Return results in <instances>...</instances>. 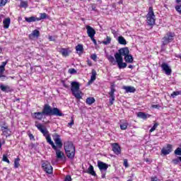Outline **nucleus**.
I'll return each mask as SVG.
<instances>
[{
	"label": "nucleus",
	"instance_id": "nucleus-31",
	"mask_svg": "<svg viewBox=\"0 0 181 181\" xmlns=\"http://www.w3.org/2000/svg\"><path fill=\"white\" fill-rule=\"evenodd\" d=\"M128 125H129V124L127 122L122 123L120 124V129H122V131H125V129H127L128 128Z\"/></svg>",
	"mask_w": 181,
	"mask_h": 181
},
{
	"label": "nucleus",
	"instance_id": "nucleus-9",
	"mask_svg": "<svg viewBox=\"0 0 181 181\" xmlns=\"http://www.w3.org/2000/svg\"><path fill=\"white\" fill-rule=\"evenodd\" d=\"M118 52L115 54V58L122 57V56L126 57L129 54V49L127 47L119 49Z\"/></svg>",
	"mask_w": 181,
	"mask_h": 181
},
{
	"label": "nucleus",
	"instance_id": "nucleus-42",
	"mask_svg": "<svg viewBox=\"0 0 181 181\" xmlns=\"http://www.w3.org/2000/svg\"><path fill=\"white\" fill-rule=\"evenodd\" d=\"M68 73H69V74H76L77 71L74 68H71L69 69Z\"/></svg>",
	"mask_w": 181,
	"mask_h": 181
},
{
	"label": "nucleus",
	"instance_id": "nucleus-61",
	"mask_svg": "<svg viewBox=\"0 0 181 181\" xmlns=\"http://www.w3.org/2000/svg\"><path fill=\"white\" fill-rule=\"evenodd\" d=\"M2 53V47H0V54Z\"/></svg>",
	"mask_w": 181,
	"mask_h": 181
},
{
	"label": "nucleus",
	"instance_id": "nucleus-37",
	"mask_svg": "<svg viewBox=\"0 0 181 181\" xmlns=\"http://www.w3.org/2000/svg\"><path fill=\"white\" fill-rule=\"evenodd\" d=\"M159 127V123L156 122L153 126L151 127V129L149 130V132H153Z\"/></svg>",
	"mask_w": 181,
	"mask_h": 181
},
{
	"label": "nucleus",
	"instance_id": "nucleus-52",
	"mask_svg": "<svg viewBox=\"0 0 181 181\" xmlns=\"http://www.w3.org/2000/svg\"><path fill=\"white\" fill-rule=\"evenodd\" d=\"M101 173H102V175H101L102 179H105L106 173H104V171H102Z\"/></svg>",
	"mask_w": 181,
	"mask_h": 181
},
{
	"label": "nucleus",
	"instance_id": "nucleus-36",
	"mask_svg": "<svg viewBox=\"0 0 181 181\" xmlns=\"http://www.w3.org/2000/svg\"><path fill=\"white\" fill-rule=\"evenodd\" d=\"M103 45H110L111 43V38L109 36H107L105 40L103 41Z\"/></svg>",
	"mask_w": 181,
	"mask_h": 181
},
{
	"label": "nucleus",
	"instance_id": "nucleus-26",
	"mask_svg": "<svg viewBox=\"0 0 181 181\" xmlns=\"http://www.w3.org/2000/svg\"><path fill=\"white\" fill-rule=\"evenodd\" d=\"M25 21L26 22H28V23H30L32 22H36V21H37V18L35 17V16H31V17H25Z\"/></svg>",
	"mask_w": 181,
	"mask_h": 181
},
{
	"label": "nucleus",
	"instance_id": "nucleus-50",
	"mask_svg": "<svg viewBox=\"0 0 181 181\" xmlns=\"http://www.w3.org/2000/svg\"><path fill=\"white\" fill-rule=\"evenodd\" d=\"M152 108H157L158 110H159V108L160 107V106L159 105H152Z\"/></svg>",
	"mask_w": 181,
	"mask_h": 181
},
{
	"label": "nucleus",
	"instance_id": "nucleus-47",
	"mask_svg": "<svg viewBox=\"0 0 181 181\" xmlns=\"http://www.w3.org/2000/svg\"><path fill=\"white\" fill-rule=\"evenodd\" d=\"M6 2H8L7 1H0V6H5V5H6Z\"/></svg>",
	"mask_w": 181,
	"mask_h": 181
},
{
	"label": "nucleus",
	"instance_id": "nucleus-7",
	"mask_svg": "<svg viewBox=\"0 0 181 181\" xmlns=\"http://www.w3.org/2000/svg\"><path fill=\"white\" fill-rule=\"evenodd\" d=\"M147 23L149 26H153L155 25V13L153 12V7L150 6L148 8V13L146 16Z\"/></svg>",
	"mask_w": 181,
	"mask_h": 181
},
{
	"label": "nucleus",
	"instance_id": "nucleus-10",
	"mask_svg": "<svg viewBox=\"0 0 181 181\" xmlns=\"http://www.w3.org/2000/svg\"><path fill=\"white\" fill-rule=\"evenodd\" d=\"M115 88H114V86H111L110 87V91L109 92L110 95V105H113L114 102L115 101Z\"/></svg>",
	"mask_w": 181,
	"mask_h": 181
},
{
	"label": "nucleus",
	"instance_id": "nucleus-15",
	"mask_svg": "<svg viewBox=\"0 0 181 181\" xmlns=\"http://www.w3.org/2000/svg\"><path fill=\"white\" fill-rule=\"evenodd\" d=\"M86 28L88 36L89 37H94V36H95V30H94L93 27L90 25H86Z\"/></svg>",
	"mask_w": 181,
	"mask_h": 181
},
{
	"label": "nucleus",
	"instance_id": "nucleus-58",
	"mask_svg": "<svg viewBox=\"0 0 181 181\" xmlns=\"http://www.w3.org/2000/svg\"><path fill=\"white\" fill-rule=\"evenodd\" d=\"M145 161L147 162V163H148V162H150L149 158H146V159H145Z\"/></svg>",
	"mask_w": 181,
	"mask_h": 181
},
{
	"label": "nucleus",
	"instance_id": "nucleus-28",
	"mask_svg": "<svg viewBox=\"0 0 181 181\" xmlns=\"http://www.w3.org/2000/svg\"><path fill=\"white\" fill-rule=\"evenodd\" d=\"M118 42L119 43V45H127V40H125V38H124V37L122 36H119L118 37Z\"/></svg>",
	"mask_w": 181,
	"mask_h": 181
},
{
	"label": "nucleus",
	"instance_id": "nucleus-49",
	"mask_svg": "<svg viewBox=\"0 0 181 181\" xmlns=\"http://www.w3.org/2000/svg\"><path fill=\"white\" fill-rule=\"evenodd\" d=\"M90 40L94 43V45H97V40L94 38V37H90Z\"/></svg>",
	"mask_w": 181,
	"mask_h": 181
},
{
	"label": "nucleus",
	"instance_id": "nucleus-5",
	"mask_svg": "<svg viewBox=\"0 0 181 181\" xmlns=\"http://www.w3.org/2000/svg\"><path fill=\"white\" fill-rule=\"evenodd\" d=\"M107 59L112 66H115L117 64L119 69H125L127 67V63L124 62L123 57L114 58L112 55L107 57Z\"/></svg>",
	"mask_w": 181,
	"mask_h": 181
},
{
	"label": "nucleus",
	"instance_id": "nucleus-62",
	"mask_svg": "<svg viewBox=\"0 0 181 181\" xmlns=\"http://www.w3.org/2000/svg\"><path fill=\"white\" fill-rule=\"evenodd\" d=\"M178 159L180 160V162H181V156H179Z\"/></svg>",
	"mask_w": 181,
	"mask_h": 181
},
{
	"label": "nucleus",
	"instance_id": "nucleus-1",
	"mask_svg": "<svg viewBox=\"0 0 181 181\" xmlns=\"http://www.w3.org/2000/svg\"><path fill=\"white\" fill-rule=\"evenodd\" d=\"M35 125L36 128H37L38 131H40L44 135V136H45L47 144L51 145L52 149L55 151L57 158L63 159L64 153L59 150L63 148V141H62L60 135L57 133H54L52 134V139L55 142L54 144V142L52 141V137L49 135V131H47L46 127L43 126V124L39 123L38 122H35Z\"/></svg>",
	"mask_w": 181,
	"mask_h": 181
},
{
	"label": "nucleus",
	"instance_id": "nucleus-40",
	"mask_svg": "<svg viewBox=\"0 0 181 181\" xmlns=\"http://www.w3.org/2000/svg\"><path fill=\"white\" fill-rule=\"evenodd\" d=\"M21 8H28V2L27 1H21L20 4Z\"/></svg>",
	"mask_w": 181,
	"mask_h": 181
},
{
	"label": "nucleus",
	"instance_id": "nucleus-43",
	"mask_svg": "<svg viewBox=\"0 0 181 181\" xmlns=\"http://www.w3.org/2000/svg\"><path fill=\"white\" fill-rule=\"evenodd\" d=\"M123 165L125 168H129V164H128V159H124Z\"/></svg>",
	"mask_w": 181,
	"mask_h": 181
},
{
	"label": "nucleus",
	"instance_id": "nucleus-14",
	"mask_svg": "<svg viewBox=\"0 0 181 181\" xmlns=\"http://www.w3.org/2000/svg\"><path fill=\"white\" fill-rule=\"evenodd\" d=\"M161 69H163L167 76H170L172 74V69H170L168 64L163 63L161 64Z\"/></svg>",
	"mask_w": 181,
	"mask_h": 181
},
{
	"label": "nucleus",
	"instance_id": "nucleus-53",
	"mask_svg": "<svg viewBox=\"0 0 181 181\" xmlns=\"http://www.w3.org/2000/svg\"><path fill=\"white\" fill-rule=\"evenodd\" d=\"M68 125H69V127H71V125H74V120L72 119V120L71 121V122L68 123Z\"/></svg>",
	"mask_w": 181,
	"mask_h": 181
},
{
	"label": "nucleus",
	"instance_id": "nucleus-63",
	"mask_svg": "<svg viewBox=\"0 0 181 181\" xmlns=\"http://www.w3.org/2000/svg\"><path fill=\"white\" fill-rule=\"evenodd\" d=\"M1 78H2V80H5V78H6V77H1Z\"/></svg>",
	"mask_w": 181,
	"mask_h": 181
},
{
	"label": "nucleus",
	"instance_id": "nucleus-22",
	"mask_svg": "<svg viewBox=\"0 0 181 181\" xmlns=\"http://www.w3.org/2000/svg\"><path fill=\"white\" fill-rule=\"evenodd\" d=\"M124 60L126 63H134V57L129 54L124 57Z\"/></svg>",
	"mask_w": 181,
	"mask_h": 181
},
{
	"label": "nucleus",
	"instance_id": "nucleus-46",
	"mask_svg": "<svg viewBox=\"0 0 181 181\" xmlns=\"http://www.w3.org/2000/svg\"><path fill=\"white\" fill-rule=\"evenodd\" d=\"M28 136H29L30 141H32V140L35 141V136H33V134H30V133L28 134Z\"/></svg>",
	"mask_w": 181,
	"mask_h": 181
},
{
	"label": "nucleus",
	"instance_id": "nucleus-12",
	"mask_svg": "<svg viewBox=\"0 0 181 181\" xmlns=\"http://www.w3.org/2000/svg\"><path fill=\"white\" fill-rule=\"evenodd\" d=\"M112 151L115 155H121V146L118 143L112 144Z\"/></svg>",
	"mask_w": 181,
	"mask_h": 181
},
{
	"label": "nucleus",
	"instance_id": "nucleus-34",
	"mask_svg": "<svg viewBox=\"0 0 181 181\" xmlns=\"http://www.w3.org/2000/svg\"><path fill=\"white\" fill-rule=\"evenodd\" d=\"M177 95H181V90L174 91L170 95L172 98H175Z\"/></svg>",
	"mask_w": 181,
	"mask_h": 181
},
{
	"label": "nucleus",
	"instance_id": "nucleus-19",
	"mask_svg": "<svg viewBox=\"0 0 181 181\" xmlns=\"http://www.w3.org/2000/svg\"><path fill=\"white\" fill-rule=\"evenodd\" d=\"M1 131L2 132V135L4 136H9V135H11V129L8 127L1 129Z\"/></svg>",
	"mask_w": 181,
	"mask_h": 181
},
{
	"label": "nucleus",
	"instance_id": "nucleus-45",
	"mask_svg": "<svg viewBox=\"0 0 181 181\" xmlns=\"http://www.w3.org/2000/svg\"><path fill=\"white\" fill-rule=\"evenodd\" d=\"M64 181H71V176L70 175H66L65 177Z\"/></svg>",
	"mask_w": 181,
	"mask_h": 181
},
{
	"label": "nucleus",
	"instance_id": "nucleus-16",
	"mask_svg": "<svg viewBox=\"0 0 181 181\" xmlns=\"http://www.w3.org/2000/svg\"><path fill=\"white\" fill-rule=\"evenodd\" d=\"M39 36H40V31H39L38 30H33L32 33H30L28 35V37L30 40H33V39H35V37H39Z\"/></svg>",
	"mask_w": 181,
	"mask_h": 181
},
{
	"label": "nucleus",
	"instance_id": "nucleus-20",
	"mask_svg": "<svg viewBox=\"0 0 181 181\" xmlns=\"http://www.w3.org/2000/svg\"><path fill=\"white\" fill-rule=\"evenodd\" d=\"M3 25H4V29H8L9 25H11V18H5L3 21Z\"/></svg>",
	"mask_w": 181,
	"mask_h": 181
},
{
	"label": "nucleus",
	"instance_id": "nucleus-54",
	"mask_svg": "<svg viewBox=\"0 0 181 181\" xmlns=\"http://www.w3.org/2000/svg\"><path fill=\"white\" fill-rule=\"evenodd\" d=\"M62 83H63V86H64L65 88H69V85H67L66 83H64V81H62Z\"/></svg>",
	"mask_w": 181,
	"mask_h": 181
},
{
	"label": "nucleus",
	"instance_id": "nucleus-39",
	"mask_svg": "<svg viewBox=\"0 0 181 181\" xmlns=\"http://www.w3.org/2000/svg\"><path fill=\"white\" fill-rule=\"evenodd\" d=\"M180 162V160L179 159V157L177 158H174L172 160L171 163H173V165H179V163Z\"/></svg>",
	"mask_w": 181,
	"mask_h": 181
},
{
	"label": "nucleus",
	"instance_id": "nucleus-30",
	"mask_svg": "<svg viewBox=\"0 0 181 181\" xmlns=\"http://www.w3.org/2000/svg\"><path fill=\"white\" fill-rule=\"evenodd\" d=\"M20 161H21V158H19V157L15 158V160H14V168L16 169H18V168H19V166H21V164L19 163Z\"/></svg>",
	"mask_w": 181,
	"mask_h": 181
},
{
	"label": "nucleus",
	"instance_id": "nucleus-56",
	"mask_svg": "<svg viewBox=\"0 0 181 181\" xmlns=\"http://www.w3.org/2000/svg\"><path fill=\"white\" fill-rule=\"evenodd\" d=\"M112 33L113 35H115V33H117V31H115V30H112Z\"/></svg>",
	"mask_w": 181,
	"mask_h": 181
},
{
	"label": "nucleus",
	"instance_id": "nucleus-48",
	"mask_svg": "<svg viewBox=\"0 0 181 181\" xmlns=\"http://www.w3.org/2000/svg\"><path fill=\"white\" fill-rule=\"evenodd\" d=\"M87 64H88V66H89V67H91V66H93V62H91V60H90V59H87Z\"/></svg>",
	"mask_w": 181,
	"mask_h": 181
},
{
	"label": "nucleus",
	"instance_id": "nucleus-11",
	"mask_svg": "<svg viewBox=\"0 0 181 181\" xmlns=\"http://www.w3.org/2000/svg\"><path fill=\"white\" fill-rule=\"evenodd\" d=\"M173 149V146L172 144H167L166 147H163L161 149V153L166 156V155H169L170 152H172Z\"/></svg>",
	"mask_w": 181,
	"mask_h": 181
},
{
	"label": "nucleus",
	"instance_id": "nucleus-3",
	"mask_svg": "<svg viewBox=\"0 0 181 181\" xmlns=\"http://www.w3.org/2000/svg\"><path fill=\"white\" fill-rule=\"evenodd\" d=\"M64 148L65 153L69 159H74L76 156V146L71 141H66L64 143Z\"/></svg>",
	"mask_w": 181,
	"mask_h": 181
},
{
	"label": "nucleus",
	"instance_id": "nucleus-13",
	"mask_svg": "<svg viewBox=\"0 0 181 181\" xmlns=\"http://www.w3.org/2000/svg\"><path fill=\"white\" fill-rule=\"evenodd\" d=\"M98 168L100 172H107V169H108V164L103 162L98 161Z\"/></svg>",
	"mask_w": 181,
	"mask_h": 181
},
{
	"label": "nucleus",
	"instance_id": "nucleus-38",
	"mask_svg": "<svg viewBox=\"0 0 181 181\" xmlns=\"http://www.w3.org/2000/svg\"><path fill=\"white\" fill-rule=\"evenodd\" d=\"M3 162H6V163H11V161L9 160V158H8V156L6 154L3 155V158H2Z\"/></svg>",
	"mask_w": 181,
	"mask_h": 181
},
{
	"label": "nucleus",
	"instance_id": "nucleus-17",
	"mask_svg": "<svg viewBox=\"0 0 181 181\" xmlns=\"http://www.w3.org/2000/svg\"><path fill=\"white\" fill-rule=\"evenodd\" d=\"M0 88L3 93H12L13 89L9 86H4V84L0 85Z\"/></svg>",
	"mask_w": 181,
	"mask_h": 181
},
{
	"label": "nucleus",
	"instance_id": "nucleus-24",
	"mask_svg": "<svg viewBox=\"0 0 181 181\" xmlns=\"http://www.w3.org/2000/svg\"><path fill=\"white\" fill-rule=\"evenodd\" d=\"M94 103H95V99L93 97H88L86 98V103L88 105H92Z\"/></svg>",
	"mask_w": 181,
	"mask_h": 181
},
{
	"label": "nucleus",
	"instance_id": "nucleus-4",
	"mask_svg": "<svg viewBox=\"0 0 181 181\" xmlns=\"http://www.w3.org/2000/svg\"><path fill=\"white\" fill-rule=\"evenodd\" d=\"M71 91L72 93V95H74L76 100H81L83 98V92L80 90V83L78 82H71Z\"/></svg>",
	"mask_w": 181,
	"mask_h": 181
},
{
	"label": "nucleus",
	"instance_id": "nucleus-6",
	"mask_svg": "<svg viewBox=\"0 0 181 181\" xmlns=\"http://www.w3.org/2000/svg\"><path fill=\"white\" fill-rule=\"evenodd\" d=\"M175 39V33L168 32L166 35L162 38L161 47L163 49L165 46L172 43Z\"/></svg>",
	"mask_w": 181,
	"mask_h": 181
},
{
	"label": "nucleus",
	"instance_id": "nucleus-35",
	"mask_svg": "<svg viewBox=\"0 0 181 181\" xmlns=\"http://www.w3.org/2000/svg\"><path fill=\"white\" fill-rule=\"evenodd\" d=\"M8 127V124L5 121H1L0 122V128L1 129L4 128H7Z\"/></svg>",
	"mask_w": 181,
	"mask_h": 181
},
{
	"label": "nucleus",
	"instance_id": "nucleus-32",
	"mask_svg": "<svg viewBox=\"0 0 181 181\" xmlns=\"http://www.w3.org/2000/svg\"><path fill=\"white\" fill-rule=\"evenodd\" d=\"M76 52H80L81 53H83V52H84V48L83 47V45L78 44L76 47Z\"/></svg>",
	"mask_w": 181,
	"mask_h": 181
},
{
	"label": "nucleus",
	"instance_id": "nucleus-2",
	"mask_svg": "<svg viewBox=\"0 0 181 181\" xmlns=\"http://www.w3.org/2000/svg\"><path fill=\"white\" fill-rule=\"evenodd\" d=\"M63 117L64 115L60 109L57 107H52L49 104H45L42 112H35L33 115V118L38 119V121H42L43 117Z\"/></svg>",
	"mask_w": 181,
	"mask_h": 181
},
{
	"label": "nucleus",
	"instance_id": "nucleus-41",
	"mask_svg": "<svg viewBox=\"0 0 181 181\" xmlns=\"http://www.w3.org/2000/svg\"><path fill=\"white\" fill-rule=\"evenodd\" d=\"M175 11H177V12L181 15V4L175 6Z\"/></svg>",
	"mask_w": 181,
	"mask_h": 181
},
{
	"label": "nucleus",
	"instance_id": "nucleus-27",
	"mask_svg": "<svg viewBox=\"0 0 181 181\" xmlns=\"http://www.w3.org/2000/svg\"><path fill=\"white\" fill-rule=\"evenodd\" d=\"M60 53L64 57H67V56H69V50L67 49L62 48L60 50Z\"/></svg>",
	"mask_w": 181,
	"mask_h": 181
},
{
	"label": "nucleus",
	"instance_id": "nucleus-33",
	"mask_svg": "<svg viewBox=\"0 0 181 181\" xmlns=\"http://www.w3.org/2000/svg\"><path fill=\"white\" fill-rule=\"evenodd\" d=\"M47 18V14L46 13H41L40 18H37V21H42V19H46Z\"/></svg>",
	"mask_w": 181,
	"mask_h": 181
},
{
	"label": "nucleus",
	"instance_id": "nucleus-51",
	"mask_svg": "<svg viewBox=\"0 0 181 181\" xmlns=\"http://www.w3.org/2000/svg\"><path fill=\"white\" fill-rule=\"evenodd\" d=\"M151 181H158V177H151Z\"/></svg>",
	"mask_w": 181,
	"mask_h": 181
},
{
	"label": "nucleus",
	"instance_id": "nucleus-23",
	"mask_svg": "<svg viewBox=\"0 0 181 181\" xmlns=\"http://www.w3.org/2000/svg\"><path fill=\"white\" fill-rule=\"evenodd\" d=\"M88 173L92 176H97V173H95V171H94V167L91 165H90L89 168H88Z\"/></svg>",
	"mask_w": 181,
	"mask_h": 181
},
{
	"label": "nucleus",
	"instance_id": "nucleus-55",
	"mask_svg": "<svg viewBox=\"0 0 181 181\" xmlns=\"http://www.w3.org/2000/svg\"><path fill=\"white\" fill-rule=\"evenodd\" d=\"M92 9H93V11H97V10H96V7H95V6H94V5H92Z\"/></svg>",
	"mask_w": 181,
	"mask_h": 181
},
{
	"label": "nucleus",
	"instance_id": "nucleus-57",
	"mask_svg": "<svg viewBox=\"0 0 181 181\" xmlns=\"http://www.w3.org/2000/svg\"><path fill=\"white\" fill-rule=\"evenodd\" d=\"M128 68L129 69H134V66L132 65H129Z\"/></svg>",
	"mask_w": 181,
	"mask_h": 181
},
{
	"label": "nucleus",
	"instance_id": "nucleus-29",
	"mask_svg": "<svg viewBox=\"0 0 181 181\" xmlns=\"http://www.w3.org/2000/svg\"><path fill=\"white\" fill-rule=\"evenodd\" d=\"M97 78V71L95 69L92 70V75L90 76V81H95Z\"/></svg>",
	"mask_w": 181,
	"mask_h": 181
},
{
	"label": "nucleus",
	"instance_id": "nucleus-21",
	"mask_svg": "<svg viewBox=\"0 0 181 181\" xmlns=\"http://www.w3.org/2000/svg\"><path fill=\"white\" fill-rule=\"evenodd\" d=\"M123 90H125L126 93H135L136 89L133 86H123Z\"/></svg>",
	"mask_w": 181,
	"mask_h": 181
},
{
	"label": "nucleus",
	"instance_id": "nucleus-18",
	"mask_svg": "<svg viewBox=\"0 0 181 181\" xmlns=\"http://www.w3.org/2000/svg\"><path fill=\"white\" fill-rule=\"evenodd\" d=\"M137 117L139 118H141V119L146 120V119H148V118H150L151 115L146 114V113L143 112H139L137 113Z\"/></svg>",
	"mask_w": 181,
	"mask_h": 181
},
{
	"label": "nucleus",
	"instance_id": "nucleus-44",
	"mask_svg": "<svg viewBox=\"0 0 181 181\" xmlns=\"http://www.w3.org/2000/svg\"><path fill=\"white\" fill-rule=\"evenodd\" d=\"M90 59H92V60H94V62H95L97 60V54H91Z\"/></svg>",
	"mask_w": 181,
	"mask_h": 181
},
{
	"label": "nucleus",
	"instance_id": "nucleus-64",
	"mask_svg": "<svg viewBox=\"0 0 181 181\" xmlns=\"http://www.w3.org/2000/svg\"><path fill=\"white\" fill-rule=\"evenodd\" d=\"M119 4H122V1L119 2Z\"/></svg>",
	"mask_w": 181,
	"mask_h": 181
},
{
	"label": "nucleus",
	"instance_id": "nucleus-8",
	"mask_svg": "<svg viewBox=\"0 0 181 181\" xmlns=\"http://www.w3.org/2000/svg\"><path fill=\"white\" fill-rule=\"evenodd\" d=\"M42 168L44 172H46L48 175H52V173H53V167L49 161H45L42 163Z\"/></svg>",
	"mask_w": 181,
	"mask_h": 181
},
{
	"label": "nucleus",
	"instance_id": "nucleus-25",
	"mask_svg": "<svg viewBox=\"0 0 181 181\" xmlns=\"http://www.w3.org/2000/svg\"><path fill=\"white\" fill-rule=\"evenodd\" d=\"M8 64V62H2L1 65L0 66V76H3L4 71H5V66Z\"/></svg>",
	"mask_w": 181,
	"mask_h": 181
},
{
	"label": "nucleus",
	"instance_id": "nucleus-60",
	"mask_svg": "<svg viewBox=\"0 0 181 181\" xmlns=\"http://www.w3.org/2000/svg\"><path fill=\"white\" fill-rule=\"evenodd\" d=\"M1 77H6V76H5V75H0V78H1Z\"/></svg>",
	"mask_w": 181,
	"mask_h": 181
},
{
	"label": "nucleus",
	"instance_id": "nucleus-59",
	"mask_svg": "<svg viewBox=\"0 0 181 181\" xmlns=\"http://www.w3.org/2000/svg\"><path fill=\"white\" fill-rule=\"evenodd\" d=\"M52 39H53V37H52V36H49V40H53Z\"/></svg>",
	"mask_w": 181,
	"mask_h": 181
}]
</instances>
